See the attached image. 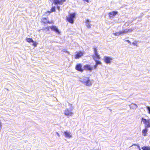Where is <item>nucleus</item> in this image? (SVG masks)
Returning a JSON list of instances; mask_svg holds the SVG:
<instances>
[{
	"instance_id": "nucleus-1",
	"label": "nucleus",
	"mask_w": 150,
	"mask_h": 150,
	"mask_svg": "<svg viewBox=\"0 0 150 150\" xmlns=\"http://www.w3.org/2000/svg\"><path fill=\"white\" fill-rule=\"evenodd\" d=\"M76 14L73 13L70 14L68 16L66 17V20L71 24L74 23V19L75 17Z\"/></svg>"
},
{
	"instance_id": "nucleus-2",
	"label": "nucleus",
	"mask_w": 150,
	"mask_h": 150,
	"mask_svg": "<svg viewBox=\"0 0 150 150\" xmlns=\"http://www.w3.org/2000/svg\"><path fill=\"white\" fill-rule=\"evenodd\" d=\"M82 82L86 86H90L92 84L88 77H85L82 81Z\"/></svg>"
},
{
	"instance_id": "nucleus-3",
	"label": "nucleus",
	"mask_w": 150,
	"mask_h": 150,
	"mask_svg": "<svg viewBox=\"0 0 150 150\" xmlns=\"http://www.w3.org/2000/svg\"><path fill=\"white\" fill-rule=\"evenodd\" d=\"M93 49L94 52V55H93V59L96 58L98 59H100V56L98 54L97 51V47H93Z\"/></svg>"
},
{
	"instance_id": "nucleus-4",
	"label": "nucleus",
	"mask_w": 150,
	"mask_h": 150,
	"mask_svg": "<svg viewBox=\"0 0 150 150\" xmlns=\"http://www.w3.org/2000/svg\"><path fill=\"white\" fill-rule=\"evenodd\" d=\"M48 18H42L41 19V22L42 23L45 24H52L53 23V22L52 21H50L48 20Z\"/></svg>"
},
{
	"instance_id": "nucleus-5",
	"label": "nucleus",
	"mask_w": 150,
	"mask_h": 150,
	"mask_svg": "<svg viewBox=\"0 0 150 150\" xmlns=\"http://www.w3.org/2000/svg\"><path fill=\"white\" fill-rule=\"evenodd\" d=\"M142 120L143 121L144 124H145L146 125V128H149L150 127V120H147L146 119L142 118Z\"/></svg>"
},
{
	"instance_id": "nucleus-6",
	"label": "nucleus",
	"mask_w": 150,
	"mask_h": 150,
	"mask_svg": "<svg viewBox=\"0 0 150 150\" xmlns=\"http://www.w3.org/2000/svg\"><path fill=\"white\" fill-rule=\"evenodd\" d=\"M75 69L77 71L82 72L84 69L82 68V65L81 64H77L76 66Z\"/></svg>"
},
{
	"instance_id": "nucleus-7",
	"label": "nucleus",
	"mask_w": 150,
	"mask_h": 150,
	"mask_svg": "<svg viewBox=\"0 0 150 150\" xmlns=\"http://www.w3.org/2000/svg\"><path fill=\"white\" fill-rule=\"evenodd\" d=\"M104 60L106 64H110L112 62V58L109 57L105 56L104 57Z\"/></svg>"
},
{
	"instance_id": "nucleus-8",
	"label": "nucleus",
	"mask_w": 150,
	"mask_h": 150,
	"mask_svg": "<svg viewBox=\"0 0 150 150\" xmlns=\"http://www.w3.org/2000/svg\"><path fill=\"white\" fill-rule=\"evenodd\" d=\"M64 114L68 117L72 116L73 113L69 109H67L64 111Z\"/></svg>"
},
{
	"instance_id": "nucleus-9",
	"label": "nucleus",
	"mask_w": 150,
	"mask_h": 150,
	"mask_svg": "<svg viewBox=\"0 0 150 150\" xmlns=\"http://www.w3.org/2000/svg\"><path fill=\"white\" fill-rule=\"evenodd\" d=\"M83 55V52L81 51H79L77 52V53L74 55V58L75 59H79Z\"/></svg>"
},
{
	"instance_id": "nucleus-10",
	"label": "nucleus",
	"mask_w": 150,
	"mask_h": 150,
	"mask_svg": "<svg viewBox=\"0 0 150 150\" xmlns=\"http://www.w3.org/2000/svg\"><path fill=\"white\" fill-rule=\"evenodd\" d=\"M133 29L130 28L129 29H125L123 31H120V35H123L124 34L127 33H130L133 31Z\"/></svg>"
},
{
	"instance_id": "nucleus-11",
	"label": "nucleus",
	"mask_w": 150,
	"mask_h": 150,
	"mask_svg": "<svg viewBox=\"0 0 150 150\" xmlns=\"http://www.w3.org/2000/svg\"><path fill=\"white\" fill-rule=\"evenodd\" d=\"M84 70L86 71H91L93 69V67L90 65L88 64L84 65Z\"/></svg>"
},
{
	"instance_id": "nucleus-12",
	"label": "nucleus",
	"mask_w": 150,
	"mask_h": 150,
	"mask_svg": "<svg viewBox=\"0 0 150 150\" xmlns=\"http://www.w3.org/2000/svg\"><path fill=\"white\" fill-rule=\"evenodd\" d=\"M25 40L27 42L29 43L31 42L33 43V45L34 47H36L37 45L36 43L35 42H34L32 39L31 38H27L25 39Z\"/></svg>"
},
{
	"instance_id": "nucleus-13",
	"label": "nucleus",
	"mask_w": 150,
	"mask_h": 150,
	"mask_svg": "<svg viewBox=\"0 0 150 150\" xmlns=\"http://www.w3.org/2000/svg\"><path fill=\"white\" fill-rule=\"evenodd\" d=\"M50 28L52 30L54 31L56 33H57V34H60V31L56 26L52 25L50 27Z\"/></svg>"
},
{
	"instance_id": "nucleus-14",
	"label": "nucleus",
	"mask_w": 150,
	"mask_h": 150,
	"mask_svg": "<svg viewBox=\"0 0 150 150\" xmlns=\"http://www.w3.org/2000/svg\"><path fill=\"white\" fill-rule=\"evenodd\" d=\"M117 13V12L113 11L109 13V17L110 18H113Z\"/></svg>"
},
{
	"instance_id": "nucleus-15",
	"label": "nucleus",
	"mask_w": 150,
	"mask_h": 150,
	"mask_svg": "<svg viewBox=\"0 0 150 150\" xmlns=\"http://www.w3.org/2000/svg\"><path fill=\"white\" fill-rule=\"evenodd\" d=\"M65 137L67 138H70L71 137V135L70 132L67 131L64 132Z\"/></svg>"
},
{
	"instance_id": "nucleus-16",
	"label": "nucleus",
	"mask_w": 150,
	"mask_h": 150,
	"mask_svg": "<svg viewBox=\"0 0 150 150\" xmlns=\"http://www.w3.org/2000/svg\"><path fill=\"white\" fill-rule=\"evenodd\" d=\"M95 58L93 59L96 62V64L93 66V68L95 69L96 68L98 65L101 64H102V63L100 61L95 60Z\"/></svg>"
},
{
	"instance_id": "nucleus-17",
	"label": "nucleus",
	"mask_w": 150,
	"mask_h": 150,
	"mask_svg": "<svg viewBox=\"0 0 150 150\" xmlns=\"http://www.w3.org/2000/svg\"><path fill=\"white\" fill-rule=\"evenodd\" d=\"M147 129L146 128H145L142 131V133L144 136H146V133L147 132Z\"/></svg>"
},
{
	"instance_id": "nucleus-18",
	"label": "nucleus",
	"mask_w": 150,
	"mask_h": 150,
	"mask_svg": "<svg viewBox=\"0 0 150 150\" xmlns=\"http://www.w3.org/2000/svg\"><path fill=\"white\" fill-rule=\"evenodd\" d=\"M86 23L87 27L88 28H90L91 27V24L89 23L90 21L86 19Z\"/></svg>"
},
{
	"instance_id": "nucleus-19",
	"label": "nucleus",
	"mask_w": 150,
	"mask_h": 150,
	"mask_svg": "<svg viewBox=\"0 0 150 150\" xmlns=\"http://www.w3.org/2000/svg\"><path fill=\"white\" fill-rule=\"evenodd\" d=\"M130 108L134 109L137 108V106L136 104H135L132 103L130 105Z\"/></svg>"
},
{
	"instance_id": "nucleus-20",
	"label": "nucleus",
	"mask_w": 150,
	"mask_h": 150,
	"mask_svg": "<svg viewBox=\"0 0 150 150\" xmlns=\"http://www.w3.org/2000/svg\"><path fill=\"white\" fill-rule=\"evenodd\" d=\"M142 149L143 150H150V146H145L142 147Z\"/></svg>"
},
{
	"instance_id": "nucleus-21",
	"label": "nucleus",
	"mask_w": 150,
	"mask_h": 150,
	"mask_svg": "<svg viewBox=\"0 0 150 150\" xmlns=\"http://www.w3.org/2000/svg\"><path fill=\"white\" fill-rule=\"evenodd\" d=\"M51 11L52 12H55L56 11L55 7L54 6H52L50 9Z\"/></svg>"
},
{
	"instance_id": "nucleus-22",
	"label": "nucleus",
	"mask_w": 150,
	"mask_h": 150,
	"mask_svg": "<svg viewBox=\"0 0 150 150\" xmlns=\"http://www.w3.org/2000/svg\"><path fill=\"white\" fill-rule=\"evenodd\" d=\"M137 41H135L133 42H132V44L134 45H136L137 46Z\"/></svg>"
},
{
	"instance_id": "nucleus-23",
	"label": "nucleus",
	"mask_w": 150,
	"mask_h": 150,
	"mask_svg": "<svg viewBox=\"0 0 150 150\" xmlns=\"http://www.w3.org/2000/svg\"><path fill=\"white\" fill-rule=\"evenodd\" d=\"M114 35H120V31L119 32H116L114 34Z\"/></svg>"
},
{
	"instance_id": "nucleus-24",
	"label": "nucleus",
	"mask_w": 150,
	"mask_h": 150,
	"mask_svg": "<svg viewBox=\"0 0 150 150\" xmlns=\"http://www.w3.org/2000/svg\"><path fill=\"white\" fill-rule=\"evenodd\" d=\"M146 108L148 109V110L149 111L148 113L150 114V107L149 106H147L146 107Z\"/></svg>"
},
{
	"instance_id": "nucleus-25",
	"label": "nucleus",
	"mask_w": 150,
	"mask_h": 150,
	"mask_svg": "<svg viewBox=\"0 0 150 150\" xmlns=\"http://www.w3.org/2000/svg\"><path fill=\"white\" fill-rule=\"evenodd\" d=\"M51 26H47L45 28V29H47L48 31H49L50 27Z\"/></svg>"
},
{
	"instance_id": "nucleus-26",
	"label": "nucleus",
	"mask_w": 150,
	"mask_h": 150,
	"mask_svg": "<svg viewBox=\"0 0 150 150\" xmlns=\"http://www.w3.org/2000/svg\"><path fill=\"white\" fill-rule=\"evenodd\" d=\"M52 13V12H51V10L49 11H47L45 13Z\"/></svg>"
},
{
	"instance_id": "nucleus-27",
	"label": "nucleus",
	"mask_w": 150,
	"mask_h": 150,
	"mask_svg": "<svg viewBox=\"0 0 150 150\" xmlns=\"http://www.w3.org/2000/svg\"><path fill=\"white\" fill-rule=\"evenodd\" d=\"M126 42H128V43H129V44H131V42L128 40H126Z\"/></svg>"
},
{
	"instance_id": "nucleus-28",
	"label": "nucleus",
	"mask_w": 150,
	"mask_h": 150,
	"mask_svg": "<svg viewBox=\"0 0 150 150\" xmlns=\"http://www.w3.org/2000/svg\"><path fill=\"white\" fill-rule=\"evenodd\" d=\"M133 145H134V146H138L139 147V146H138L136 144H133V145H132V146H131L130 147L132 146H133Z\"/></svg>"
},
{
	"instance_id": "nucleus-29",
	"label": "nucleus",
	"mask_w": 150,
	"mask_h": 150,
	"mask_svg": "<svg viewBox=\"0 0 150 150\" xmlns=\"http://www.w3.org/2000/svg\"><path fill=\"white\" fill-rule=\"evenodd\" d=\"M57 8L59 10H60V7L59 6H57Z\"/></svg>"
},
{
	"instance_id": "nucleus-30",
	"label": "nucleus",
	"mask_w": 150,
	"mask_h": 150,
	"mask_svg": "<svg viewBox=\"0 0 150 150\" xmlns=\"http://www.w3.org/2000/svg\"><path fill=\"white\" fill-rule=\"evenodd\" d=\"M84 1H86V2L88 3L89 2V0H83Z\"/></svg>"
},
{
	"instance_id": "nucleus-31",
	"label": "nucleus",
	"mask_w": 150,
	"mask_h": 150,
	"mask_svg": "<svg viewBox=\"0 0 150 150\" xmlns=\"http://www.w3.org/2000/svg\"><path fill=\"white\" fill-rule=\"evenodd\" d=\"M57 134L58 136H59V134L57 132Z\"/></svg>"
},
{
	"instance_id": "nucleus-32",
	"label": "nucleus",
	"mask_w": 150,
	"mask_h": 150,
	"mask_svg": "<svg viewBox=\"0 0 150 150\" xmlns=\"http://www.w3.org/2000/svg\"><path fill=\"white\" fill-rule=\"evenodd\" d=\"M139 150H141L140 149H139Z\"/></svg>"
}]
</instances>
